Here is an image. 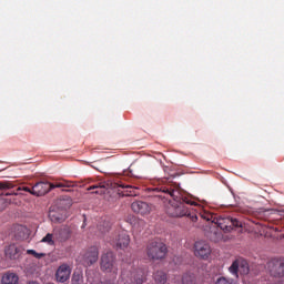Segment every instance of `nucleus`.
Returning <instances> with one entry per match:
<instances>
[{
  "instance_id": "1",
  "label": "nucleus",
  "mask_w": 284,
  "mask_h": 284,
  "mask_svg": "<svg viewBox=\"0 0 284 284\" xmlns=\"http://www.w3.org/2000/svg\"><path fill=\"white\" fill-rule=\"evenodd\" d=\"M160 191L162 192L160 196L169 201L166 206V214L169 216H172L173 219L187 216L193 223L199 221L201 211L196 213V211H190V209H187V205H196V202L181 195L179 190H174L170 186H162Z\"/></svg>"
},
{
  "instance_id": "2",
  "label": "nucleus",
  "mask_w": 284,
  "mask_h": 284,
  "mask_svg": "<svg viewBox=\"0 0 284 284\" xmlns=\"http://www.w3.org/2000/svg\"><path fill=\"white\" fill-rule=\"evenodd\" d=\"M200 219L206 221L207 223H212L211 232L207 234V237L211 241H219L221 239V233H219V229L223 232H232L234 227H243V222L232 219V217H216L211 212L206 210H200Z\"/></svg>"
},
{
  "instance_id": "3",
  "label": "nucleus",
  "mask_w": 284,
  "mask_h": 284,
  "mask_svg": "<svg viewBox=\"0 0 284 284\" xmlns=\"http://www.w3.org/2000/svg\"><path fill=\"white\" fill-rule=\"evenodd\" d=\"M168 254V246L161 241H152L146 246V255L150 261H161Z\"/></svg>"
},
{
  "instance_id": "4",
  "label": "nucleus",
  "mask_w": 284,
  "mask_h": 284,
  "mask_svg": "<svg viewBox=\"0 0 284 284\" xmlns=\"http://www.w3.org/2000/svg\"><path fill=\"white\" fill-rule=\"evenodd\" d=\"M143 271L141 268L123 270L121 282L124 284H143Z\"/></svg>"
},
{
  "instance_id": "5",
  "label": "nucleus",
  "mask_w": 284,
  "mask_h": 284,
  "mask_svg": "<svg viewBox=\"0 0 284 284\" xmlns=\"http://www.w3.org/2000/svg\"><path fill=\"white\" fill-rule=\"evenodd\" d=\"M266 270L274 278H283L284 276V258L274 257L266 263Z\"/></svg>"
},
{
  "instance_id": "6",
  "label": "nucleus",
  "mask_w": 284,
  "mask_h": 284,
  "mask_svg": "<svg viewBox=\"0 0 284 284\" xmlns=\"http://www.w3.org/2000/svg\"><path fill=\"white\" fill-rule=\"evenodd\" d=\"M229 271L233 276H239V272L241 274H250V264L244 258H237L229 267Z\"/></svg>"
},
{
  "instance_id": "7",
  "label": "nucleus",
  "mask_w": 284,
  "mask_h": 284,
  "mask_svg": "<svg viewBox=\"0 0 284 284\" xmlns=\"http://www.w3.org/2000/svg\"><path fill=\"white\" fill-rule=\"evenodd\" d=\"M23 254V247L19 244H9L4 247V256L10 261H19Z\"/></svg>"
},
{
  "instance_id": "8",
  "label": "nucleus",
  "mask_w": 284,
  "mask_h": 284,
  "mask_svg": "<svg viewBox=\"0 0 284 284\" xmlns=\"http://www.w3.org/2000/svg\"><path fill=\"white\" fill-rule=\"evenodd\" d=\"M111 245L116 250H125L130 245V235L128 232L121 231L115 239L111 240Z\"/></svg>"
},
{
  "instance_id": "9",
  "label": "nucleus",
  "mask_w": 284,
  "mask_h": 284,
  "mask_svg": "<svg viewBox=\"0 0 284 284\" xmlns=\"http://www.w3.org/2000/svg\"><path fill=\"white\" fill-rule=\"evenodd\" d=\"M116 257L112 251H108L101 257V270L103 272H112L114 270V261Z\"/></svg>"
},
{
  "instance_id": "10",
  "label": "nucleus",
  "mask_w": 284,
  "mask_h": 284,
  "mask_svg": "<svg viewBox=\"0 0 284 284\" xmlns=\"http://www.w3.org/2000/svg\"><path fill=\"white\" fill-rule=\"evenodd\" d=\"M194 250L195 256H199L200 258H207V256L212 254V248L205 241L195 242Z\"/></svg>"
},
{
  "instance_id": "11",
  "label": "nucleus",
  "mask_w": 284,
  "mask_h": 284,
  "mask_svg": "<svg viewBox=\"0 0 284 284\" xmlns=\"http://www.w3.org/2000/svg\"><path fill=\"white\" fill-rule=\"evenodd\" d=\"M70 274H72V268H70V265L62 264L57 270L55 278L58 283H65V281H70Z\"/></svg>"
},
{
  "instance_id": "12",
  "label": "nucleus",
  "mask_w": 284,
  "mask_h": 284,
  "mask_svg": "<svg viewBox=\"0 0 284 284\" xmlns=\"http://www.w3.org/2000/svg\"><path fill=\"white\" fill-rule=\"evenodd\" d=\"M99 261V248L97 246H92L83 256H82V263L83 265H93V263H97Z\"/></svg>"
},
{
  "instance_id": "13",
  "label": "nucleus",
  "mask_w": 284,
  "mask_h": 284,
  "mask_svg": "<svg viewBox=\"0 0 284 284\" xmlns=\"http://www.w3.org/2000/svg\"><path fill=\"white\" fill-rule=\"evenodd\" d=\"M48 192H51L50 182H38L32 186L33 196H45Z\"/></svg>"
},
{
  "instance_id": "14",
  "label": "nucleus",
  "mask_w": 284,
  "mask_h": 284,
  "mask_svg": "<svg viewBox=\"0 0 284 284\" xmlns=\"http://www.w3.org/2000/svg\"><path fill=\"white\" fill-rule=\"evenodd\" d=\"M131 209L135 214H141L142 216L145 214H150V211L152 210L150 207V204L143 201H136L131 204Z\"/></svg>"
},
{
  "instance_id": "15",
  "label": "nucleus",
  "mask_w": 284,
  "mask_h": 284,
  "mask_svg": "<svg viewBox=\"0 0 284 284\" xmlns=\"http://www.w3.org/2000/svg\"><path fill=\"white\" fill-rule=\"evenodd\" d=\"M12 233L17 241H23L28 239L29 231L28 227H26L24 225L16 224L12 227Z\"/></svg>"
},
{
  "instance_id": "16",
  "label": "nucleus",
  "mask_w": 284,
  "mask_h": 284,
  "mask_svg": "<svg viewBox=\"0 0 284 284\" xmlns=\"http://www.w3.org/2000/svg\"><path fill=\"white\" fill-rule=\"evenodd\" d=\"M61 232H63V229L53 230V234L52 233H48L42 240L41 243H47V245H54V236H57V239H59V234H61Z\"/></svg>"
},
{
  "instance_id": "17",
  "label": "nucleus",
  "mask_w": 284,
  "mask_h": 284,
  "mask_svg": "<svg viewBox=\"0 0 284 284\" xmlns=\"http://www.w3.org/2000/svg\"><path fill=\"white\" fill-rule=\"evenodd\" d=\"M2 284H17L19 283V275L16 273H10L7 272L2 278H1Z\"/></svg>"
},
{
  "instance_id": "18",
  "label": "nucleus",
  "mask_w": 284,
  "mask_h": 284,
  "mask_svg": "<svg viewBox=\"0 0 284 284\" xmlns=\"http://www.w3.org/2000/svg\"><path fill=\"white\" fill-rule=\"evenodd\" d=\"M154 281L156 284L168 283V275L163 271H158L154 273Z\"/></svg>"
},
{
  "instance_id": "19",
  "label": "nucleus",
  "mask_w": 284,
  "mask_h": 284,
  "mask_svg": "<svg viewBox=\"0 0 284 284\" xmlns=\"http://www.w3.org/2000/svg\"><path fill=\"white\" fill-rule=\"evenodd\" d=\"M119 187H121V190H125V191H121L119 190V194H122V196H136L135 192H132V186L130 185H119Z\"/></svg>"
},
{
  "instance_id": "20",
  "label": "nucleus",
  "mask_w": 284,
  "mask_h": 284,
  "mask_svg": "<svg viewBox=\"0 0 284 284\" xmlns=\"http://www.w3.org/2000/svg\"><path fill=\"white\" fill-rule=\"evenodd\" d=\"M21 191H23V192H29V194H32V189H30V187H28V186H23V187H21V186H19L18 189H17V192H7V193H4V196H18L19 195V192H21Z\"/></svg>"
},
{
  "instance_id": "21",
  "label": "nucleus",
  "mask_w": 284,
  "mask_h": 284,
  "mask_svg": "<svg viewBox=\"0 0 284 284\" xmlns=\"http://www.w3.org/2000/svg\"><path fill=\"white\" fill-rule=\"evenodd\" d=\"M110 227H111L110 222L105 220L100 222V224L98 225V230L100 234H105V232H110Z\"/></svg>"
},
{
  "instance_id": "22",
  "label": "nucleus",
  "mask_w": 284,
  "mask_h": 284,
  "mask_svg": "<svg viewBox=\"0 0 284 284\" xmlns=\"http://www.w3.org/2000/svg\"><path fill=\"white\" fill-rule=\"evenodd\" d=\"M90 190H95L93 191V194H104L105 193V185H92L88 189Z\"/></svg>"
},
{
  "instance_id": "23",
  "label": "nucleus",
  "mask_w": 284,
  "mask_h": 284,
  "mask_svg": "<svg viewBox=\"0 0 284 284\" xmlns=\"http://www.w3.org/2000/svg\"><path fill=\"white\" fill-rule=\"evenodd\" d=\"M182 284H194V276L190 274H184L182 276Z\"/></svg>"
},
{
  "instance_id": "24",
  "label": "nucleus",
  "mask_w": 284,
  "mask_h": 284,
  "mask_svg": "<svg viewBox=\"0 0 284 284\" xmlns=\"http://www.w3.org/2000/svg\"><path fill=\"white\" fill-rule=\"evenodd\" d=\"M215 284H236V283H234V280L232 278L219 277Z\"/></svg>"
},
{
  "instance_id": "25",
  "label": "nucleus",
  "mask_w": 284,
  "mask_h": 284,
  "mask_svg": "<svg viewBox=\"0 0 284 284\" xmlns=\"http://www.w3.org/2000/svg\"><path fill=\"white\" fill-rule=\"evenodd\" d=\"M27 254H31L34 258H43V256H45V253H38L34 250H28Z\"/></svg>"
},
{
  "instance_id": "26",
  "label": "nucleus",
  "mask_w": 284,
  "mask_h": 284,
  "mask_svg": "<svg viewBox=\"0 0 284 284\" xmlns=\"http://www.w3.org/2000/svg\"><path fill=\"white\" fill-rule=\"evenodd\" d=\"M14 187V184L10 182H0V190H12Z\"/></svg>"
},
{
  "instance_id": "27",
  "label": "nucleus",
  "mask_w": 284,
  "mask_h": 284,
  "mask_svg": "<svg viewBox=\"0 0 284 284\" xmlns=\"http://www.w3.org/2000/svg\"><path fill=\"white\" fill-rule=\"evenodd\" d=\"M62 185L63 187H74V182L63 181Z\"/></svg>"
},
{
  "instance_id": "28",
  "label": "nucleus",
  "mask_w": 284,
  "mask_h": 284,
  "mask_svg": "<svg viewBox=\"0 0 284 284\" xmlns=\"http://www.w3.org/2000/svg\"><path fill=\"white\" fill-rule=\"evenodd\" d=\"M55 187H63V183L62 182H59L57 184L50 183V190L51 191L54 190Z\"/></svg>"
},
{
  "instance_id": "29",
  "label": "nucleus",
  "mask_w": 284,
  "mask_h": 284,
  "mask_svg": "<svg viewBox=\"0 0 284 284\" xmlns=\"http://www.w3.org/2000/svg\"><path fill=\"white\" fill-rule=\"evenodd\" d=\"M50 216H51V221H57L58 223H61V217H58V216H55L54 214H50Z\"/></svg>"
},
{
  "instance_id": "30",
  "label": "nucleus",
  "mask_w": 284,
  "mask_h": 284,
  "mask_svg": "<svg viewBox=\"0 0 284 284\" xmlns=\"http://www.w3.org/2000/svg\"><path fill=\"white\" fill-rule=\"evenodd\" d=\"M79 281H81V275H73L72 282L79 283Z\"/></svg>"
},
{
  "instance_id": "31",
  "label": "nucleus",
  "mask_w": 284,
  "mask_h": 284,
  "mask_svg": "<svg viewBox=\"0 0 284 284\" xmlns=\"http://www.w3.org/2000/svg\"><path fill=\"white\" fill-rule=\"evenodd\" d=\"M6 201H8L9 203H17V201L14 200H6Z\"/></svg>"
},
{
  "instance_id": "32",
  "label": "nucleus",
  "mask_w": 284,
  "mask_h": 284,
  "mask_svg": "<svg viewBox=\"0 0 284 284\" xmlns=\"http://www.w3.org/2000/svg\"><path fill=\"white\" fill-rule=\"evenodd\" d=\"M29 284H39V283H37V282H30Z\"/></svg>"
}]
</instances>
